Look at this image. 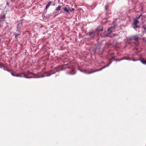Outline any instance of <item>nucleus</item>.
Here are the masks:
<instances>
[{"label": "nucleus", "instance_id": "1", "mask_svg": "<svg viewBox=\"0 0 146 146\" xmlns=\"http://www.w3.org/2000/svg\"><path fill=\"white\" fill-rule=\"evenodd\" d=\"M28 73L29 74H33V75L34 76L33 77L32 76H30V77H27V74H25L23 72H21L20 73L18 74H16V77H24L25 78H40L42 77H43L44 76H38L36 74H33L32 73L30 72L29 71L28 72Z\"/></svg>", "mask_w": 146, "mask_h": 146}, {"label": "nucleus", "instance_id": "2", "mask_svg": "<svg viewBox=\"0 0 146 146\" xmlns=\"http://www.w3.org/2000/svg\"><path fill=\"white\" fill-rule=\"evenodd\" d=\"M111 63V62H110L107 65H106V66H103L102 68L101 69H100L99 70H96L95 71H92V72H87L86 71V70H80V71H81L82 72H84V73H85L86 74H90V73H93L94 72H97V71H100V70H102V69H103L104 68H105L106 67H108L110 65Z\"/></svg>", "mask_w": 146, "mask_h": 146}, {"label": "nucleus", "instance_id": "3", "mask_svg": "<svg viewBox=\"0 0 146 146\" xmlns=\"http://www.w3.org/2000/svg\"><path fill=\"white\" fill-rule=\"evenodd\" d=\"M22 26L23 25L22 23H19L17 28V31H21V29Z\"/></svg>", "mask_w": 146, "mask_h": 146}, {"label": "nucleus", "instance_id": "4", "mask_svg": "<svg viewBox=\"0 0 146 146\" xmlns=\"http://www.w3.org/2000/svg\"><path fill=\"white\" fill-rule=\"evenodd\" d=\"M64 11L67 13H69L70 12V7H65L63 8Z\"/></svg>", "mask_w": 146, "mask_h": 146}, {"label": "nucleus", "instance_id": "5", "mask_svg": "<svg viewBox=\"0 0 146 146\" xmlns=\"http://www.w3.org/2000/svg\"><path fill=\"white\" fill-rule=\"evenodd\" d=\"M97 33L96 32L90 33L89 34V36H91V38H93L95 36H96Z\"/></svg>", "mask_w": 146, "mask_h": 146}, {"label": "nucleus", "instance_id": "6", "mask_svg": "<svg viewBox=\"0 0 146 146\" xmlns=\"http://www.w3.org/2000/svg\"><path fill=\"white\" fill-rule=\"evenodd\" d=\"M138 37L137 36H135L132 37L131 39V40H138Z\"/></svg>", "mask_w": 146, "mask_h": 146}, {"label": "nucleus", "instance_id": "7", "mask_svg": "<svg viewBox=\"0 0 146 146\" xmlns=\"http://www.w3.org/2000/svg\"><path fill=\"white\" fill-rule=\"evenodd\" d=\"M61 6L60 5H58L57 7H56L55 9V11H57L58 12H59L61 9Z\"/></svg>", "mask_w": 146, "mask_h": 146}, {"label": "nucleus", "instance_id": "8", "mask_svg": "<svg viewBox=\"0 0 146 146\" xmlns=\"http://www.w3.org/2000/svg\"><path fill=\"white\" fill-rule=\"evenodd\" d=\"M18 31V32L17 33H16L15 34V38L16 39H17V36L20 35L21 34V31Z\"/></svg>", "mask_w": 146, "mask_h": 146}, {"label": "nucleus", "instance_id": "9", "mask_svg": "<svg viewBox=\"0 0 146 146\" xmlns=\"http://www.w3.org/2000/svg\"><path fill=\"white\" fill-rule=\"evenodd\" d=\"M112 27H111L108 29L107 31L109 34L111 33L112 32Z\"/></svg>", "mask_w": 146, "mask_h": 146}, {"label": "nucleus", "instance_id": "10", "mask_svg": "<svg viewBox=\"0 0 146 146\" xmlns=\"http://www.w3.org/2000/svg\"><path fill=\"white\" fill-rule=\"evenodd\" d=\"M51 2H49L47 4V5H46V7H45V9L47 10V8L49 7L50 6V5L51 4Z\"/></svg>", "mask_w": 146, "mask_h": 146}, {"label": "nucleus", "instance_id": "11", "mask_svg": "<svg viewBox=\"0 0 146 146\" xmlns=\"http://www.w3.org/2000/svg\"><path fill=\"white\" fill-rule=\"evenodd\" d=\"M139 23V21L137 19H135L134 20V22L133 23L134 25H137Z\"/></svg>", "mask_w": 146, "mask_h": 146}, {"label": "nucleus", "instance_id": "12", "mask_svg": "<svg viewBox=\"0 0 146 146\" xmlns=\"http://www.w3.org/2000/svg\"><path fill=\"white\" fill-rule=\"evenodd\" d=\"M98 31H103V28L102 27H98Z\"/></svg>", "mask_w": 146, "mask_h": 146}, {"label": "nucleus", "instance_id": "13", "mask_svg": "<svg viewBox=\"0 0 146 146\" xmlns=\"http://www.w3.org/2000/svg\"><path fill=\"white\" fill-rule=\"evenodd\" d=\"M132 25L133 26V28L134 29H135L138 27V26L137 25H134L133 23L132 24Z\"/></svg>", "mask_w": 146, "mask_h": 146}, {"label": "nucleus", "instance_id": "14", "mask_svg": "<svg viewBox=\"0 0 146 146\" xmlns=\"http://www.w3.org/2000/svg\"><path fill=\"white\" fill-rule=\"evenodd\" d=\"M141 61L143 64H146V61H145L143 60H141Z\"/></svg>", "mask_w": 146, "mask_h": 146}, {"label": "nucleus", "instance_id": "15", "mask_svg": "<svg viewBox=\"0 0 146 146\" xmlns=\"http://www.w3.org/2000/svg\"><path fill=\"white\" fill-rule=\"evenodd\" d=\"M74 8H72L71 9H70V11L71 12H72L74 11Z\"/></svg>", "mask_w": 146, "mask_h": 146}, {"label": "nucleus", "instance_id": "16", "mask_svg": "<svg viewBox=\"0 0 146 146\" xmlns=\"http://www.w3.org/2000/svg\"><path fill=\"white\" fill-rule=\"evenodd\" d=\"M11 74L12 76H16V74H14V73H12Z\"/></svg>", "mask_w": 146, "mask_h": 146}, {"label": "nucleus", "instance_id": "17", "mask_svg": "<svg viewBox=\"0 0 146 146\" xmlns=\"http://www.w3.org/2000/svg\"><path fill=\"white\" fill-rule=\"evenodd\" d=\"M125 59H123V58H122L120 60H117V61H120L121 60H124Z\"/></svg>", "mask_w": 146, "mask_h": 146}, {"label": "nucleus", "instance_id": "18", "mask_svg": "<svg viewBox=\"0 0 146 146\" xmlns=\"http://www.w3.org/2000/svg\"><path fill=\"white\" fill-rule=\"evenodd\" d=\"M124 59H124V60H131L130 59H128V58H124Z\"/></svg>", "mask_w": 146, "mask_h": 146}, {"label": "nucleus", "instance_id": "19", "mask_svg": "<svg viewBox=\"0 0 146 146\" xmlns=\"http://www.w3.org/2000/svg\"><path fill=\"white\" fill-rule=\"evenodd\" d=\"M58 71H56V72H54V73H52L51 74H54L55 73V72H58Z\"/></svg>", "mask_w": 146, "mask_h": 146}, {"label": "nucleus", "instance_id": "20", "mask_svg": "<svg viewBox=\"0 0 146 146\" xmlns=\"http://www.w3.org/2000/svg\"><path fill=\"white\" fill-rule=\"evenodd\" d=\"M50 75H47L45 76H50Z\"/></svg>", "mask_w": 146, "mask_h": 146}, {"label": "nucleus", "instance_id": "21", "mask_svg": "<svg viewBox=\"0 0 146 146\" xmlns=\"http://www.w3.org/2000/svg\"><path fill=\"white\" fill-rule=\"evenodd\" d=\"M133 60V61H135L134 60Z\"/></svg>", "mask_w": 146, "mask_h": 146}, {"label": "nucleus", "instance_id": "22", "mask_svg": "<svg viewBox=\"0 0 146 146\" xmlns=\"http://www.w3.org/2000/svg\"><path fill=\"white\" fill-rule=\"evenodd\" d=\"M72 70V71H73V69H72V70Z\"/></svg>", "mask_w": 146, "mask_h": 146}]
</instances>
